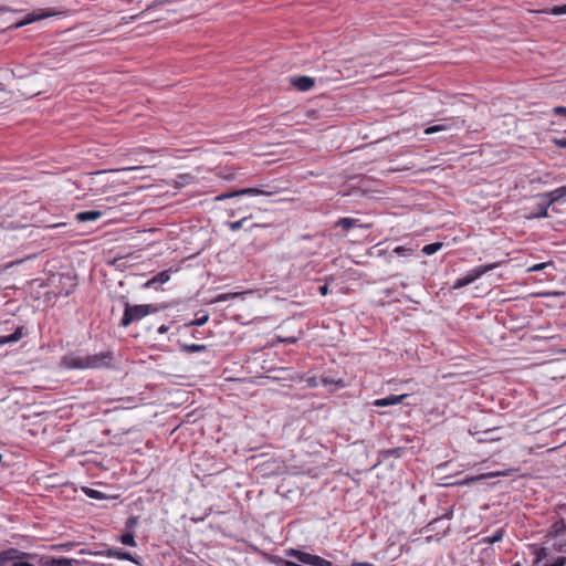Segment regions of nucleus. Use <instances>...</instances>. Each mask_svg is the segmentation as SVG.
Listing matches in <instances>:
<instances>
[{
	"mask_svg": "<svg viewBox=\"0 0 566 566\" xmlns=\"http://www.w3.org/2000/svg\"><path fill=\"white\" fill-rule=\"evenodd\" d=\"M113 360L112 352H102L94 355H83L80 350L65 354L60 365L65 369H98L111 366Z\"/></svg>",
	"mask_w": 566,
	"mask_h": 566,
	"instance_id": "f257e3e1",
	"label": "nucleus"
},
{
	"mask_svg": "<svg viewBox=\"0 0 566 566\" xmlns=\"http://www.w3.org/2000/svg\"><path fill=\"white\" fill-rule=\"evenodd\" d=\"M124 303V315L119 325L122 327H127L130 324L143 319L145 316L157 312V307L153 304H142V305H130L127 301H123Z\"/></svg>",
	"mask_w": 566,
	"mask_h": 566,
	"instance_id": "f03ea898",
	"label": "nucleus"
},
{
	"mask_svg": "<svg viewBox=\"0 0 566 566\" xmlns=\"http://www.w3.org/2000/svg\"><path fill=\"white\" fill-rule=\"evenodd\" d=\"M499 265H500V262L489 263V264L476 266V268L470 270L465 276L457 279L452 285V289L459 290L461 287H464V286L473 283L475 280L481 277L483 274L496 269Z\"/></svg>",
	"mask_w": 566,
	"mask_h": 566,
	"instance_id": "7ed1b4c3",
	"label": "nucleus"
},
{
	"mask_svg": "<svg viewBox=\"0 0 566 566\" xmlns=\"http://www.w3.org/2000/svg\"><path fill=\"white\" fill-rule=\"evenodd\" d=\"M287 556H291V557H294L296 558L298 562L303 563V564H306V565H311V566H333V563L318 556V555H313V554H310V553H306V552H303V551H300V549H294V548H291L290 551H287Z\"/></svg>",
	"mask_w": 566,
	"mask_h": 566,
	"instance_id": "20e7f679",
	"label": "nucleus"
},
{
	"mask_svg": "<svg viewBox=\"0 0 566 566\" xmlns=\"http://www.w3.org/2000/svg\"><path fill=\"white\" fill-rule=\"evenodd\" d=\"M55 12H53L52 10L50 9H39V10H35L31 13H28L23 20L17 22L13 28L14 29H19L21 27H24L27 24H30V23H33L35 21H39V20H42L44 18H49V17H52L54 15Z\"/></svg>",
	"mask_w": 566,
	"mask_h": 566,
	"instance_id": "39448f33",
	"label": "nucleus"
},
{
	"mask_svg": "<svg viewBox=\"0 0 566 566\" xmlns=\"http://www.w3.org/2000/svg\"><path fill=\"white\" fill-rule=\"evenodd\" d=\"M464 125V119H461V118H448V119H443V123L442 124H438V125H433V126H429L424 129V134L426 135H431V134H436V133H439V132H444V130H448L452 127H457V128H460Z\"/></svg>",
	"mask_w": 566,
	"mask_h": 566,
	"instance_id": "423d86ee",
	"label": "nucleus"
},
{
	"mask_svg": "<svg viewBox=\"0 0 566 566\" xmlns=\"http://www.w3.org/2000/svg\"><path fill=\"white\" fill-rule=\"evenodd\" d=\"M273 193H274V191L261 190V189H258V188H244V189H241V190H238V191L221 193L220 196L217 197V200L221 201V200H224V199H228V198H233V197L243 196V195H250V196H272Z\"/></svg>",
	"mask_w": 566,
	"mask_h": 566,
	"instance_id": "0eeeda50",
	"label": "nucleus"
},
{
	"mask_svg": "<svg viewBox=\"0 0 566 566\" xmlns=\"http://www.w3.org/2000/svg\"><path fill=\"white\" fill-rule=\"evenodd\" d=\"M95 555H105L107 557H116L119 559L130 560L137 565H140L139 557L133 556L130 553L118 549V548H108L105 552H96Z\"/></svg>",
	"mask_w": 566,
	"mask_h": 566,
	"instance_id": "6e6552de",
	"label": "nucleus"
},
{
	"mask_svg": "<svg viewBox=\"0 0 566 566\" xmlns=\"http://www.w3.org/2000/svg\"><path fill=\"white\" fill-rule=\"evenodd\" d=\"M290 83L301 92H307L315 85L314 78L305 75L291 77Z\"/></svg>",
	"mask_w": 566,
	"mask_h": 566,
	"instance_id": "1a4fd4ad",
	"label": "nucleus"
},
{
	"mask_svg": "<svg viewBox=\"0 0 566 566\" xmlns=\"http://www.w3.org/2000/svg\"><path fill=\"white\" fill-rule=\"evenodd\" d=\"M25 553L17 548H8L0 552V566H6L9 562L15 559H22L25 557Z\"/></svg>",
	"mask_w": 566,
	"mask_h": 566,
	"instance_id": "9d476101",
	"label": "nucleus"
},
{
	"mask_svg": "<svg viewBox=\"0 0 566 566\" xmlns=\"http://www.w3.org/2000/svg\"><path fill=\"white\" fill-rule=\"evenodd\" d=\"M407 397H408L407 394L399 395V396L391 395V396H388L385 398L376 399L374 401V406L375 407H388V406L398 405V403L402 402L405 400V398H407Z\"/></svg>",
	"mask_w": 566,
	"mask_h": 566,
	"instance_id": "9b49d317",
	"label": "nucleus"
},
{
	"mask_svg": "<svg viewBox=\"0 0 566 566\" xmlns=\"http://www.w3.org/2000/svg\"><path fill=\"white\" fill-rule=\"evenodd\" d=\"M542 197L548 199V205L558 202L566 197V185L562 186L559 188H556L549 192L543 193Z\"/></svg>",
	"mask_w": 566,
	"mask_h": 566,
	"instance_id": "f8f14e48",
	"label": "nucleus"
},
{
	"mask_svg": "<svg viewBox=\"0 0 566 566\" xmlns=\"http://www.w3.org/2000/svg\"><path fill=\"white\" fill-rule=\"evenodd\" d=\"M103 216V212L99 210H87L82 211L75 214V219L78 222H87V221H95L99 219Z\"/></svg>",
	"mask_w": 566,
	"mask_h": 566,
	"instance_id": "ddd939ff",
	"label": "nucleus"
},
{
	"mask_svg": "<svg viewBox=\"0 0 566 566\" xmlns=\"http://www.w3.org/2000/svg\"><path fill=\"white\" fill-rule=\"evenodd\" d=\"M23 335H24V327L18 326L15 328L14 333H12L11 335L0 336V346L10 344V343H17L18 340H20L23 337Z\"/></svg>",
	"mask_w": 566,
	"mask_h": 566,
	"instance_id": "4468645a",
	"label": "nucleus"
},
{
	"mask_svg": "<svg viewBox=\"0 0 566 566\" xmlns=\"http://www.w3.org/2000/svg\"><path fill=\"white\" fill-rule=\"evenodd\" d=\"M566 532V521L564 518H559L555 521L552 526L549 533L554 536L562 535Z\"/></svg>",
	"mask_w": 566,
	"mask_h": 566,
	"instance_id": "2eb2a0df",
	"label": "nucleus"
},
{
	"mask_svg": "<svg viewBox=\"0 0 566 566\" xmlns=\"http://www.w3.org/2000/svg\"><path fill=\"white\" fill-rule=\"evenodd\" d=\"M117 539L126 546L135 547L137 545L135 541V533L134 532H126L117 537Z\"/></svg>",
	"mask_w": 566,
	"mask_h": 566,
	"instance_id": "dca6fc26",
	"label": "nucleus"
},
{
	"mask_svg": "<svg viewBox=\"0 0 566 566\" xmlns=\"http://www.w3.org/2000/svg\"><path fill=\"white\" fill-rule=\"evenodd\" d=\"M170 279L168 271H161L158 274H156L151 280H149L146 285L149 286L155 283H166Z\"/></svg>",
	"mask_w": 566,
	"mask_h": 566,
	"instance_id": "f3484780",
	"label": "nucleus"
},
{
	"mask_svg": "<svg viewBox=\"0 0 566 566\" xmlns=\"http://www.w3.org/2000/svg\"><path fill=\"white\" fill-rule=\"evenodd\" d=\"M251 218V216L242 217L240 220L237 221H229L226 223V226L233 232L240 230L243 228V226L248 222V220Z\"/></svg>",
	"mask_w": 566,
	"mask_h": 566,
	"instance_id": "a211bd4d",
	"label": "nucleus"
},
{
	"mask_svg": "<svg viewBox=\"0 0 566 566\" xmlns=\"http://www.w3.org/2000/svg\"><path fill=\"white\" fill-rule=\"evenodd\" d=\"M413 252H415V249L412 247H403V245L396 247L392 250V253L397 254L398 256H402V258L411 256L413 254Z\"/></svg>",
	"mask_w": 566,
	"mask_h": 566,
	"instance_id": "6ab92c4d",
	"label": "nucleus"
},
{
	"mask_svg": "<svg viewBox=\"0 0 566 566\" xmlns=\"http://www.w3.org/2000/svg\"><path fill=\"white\" fill-rule=\"evenodd\" d=\"M207 346L206 345H201V344H182L181 345V349L185 352V353H200V352H203L206 350Z\"/></svg>",
	"mask_w": 566,
	"mask_h": 566,
	"instance_id": "aec40b11",
	"label": "nucleus"
},
{
	"mask_svg": "<svg viewBox=\"0 0 566 566\" xmlns=\"http://www.w3.org/2000/svg\"><path fill=\"white\" fill-rule=\"evenodd\" d=\"M442 245L443 244L441 242H433V243L424 245L422 248V252L427 255H432V254L437 253L442 248Z\"/></svg>",
	"mask_w": 566,
	"mask_h": 566,
	"instance_id": "412c9836",
	"label": "nucleus"
},
{
	"mask_svg": "<svg viewBox=\"0 0 566 566\" xmlns=\"http://www.w3.org/2000/svg\"><path fill=\"white\" fill-rule=\"evenodd\" d=\"M177 0H154L147 8L144 12H142L140 14H144L146 11L150 10V9H155V8H158V7H161V6H166V4H171L174 2H176Z\"/></svg>",
	"mask_w": 566,
	"mask_h": 566,
	"instance_id": "4be33fe9",
	"label": "nucleus"
},
{
	"mask_svg": "<svg viewBox=\"0 0 566 566\" xmlns=\"http://www.w3.org/2000/svg\"><path fill=\"white\" fill-rule=\"evenodd\" d=\"M355 223H356V220H354V219L342 218L338 220L337 226H339L343 230L347 231L350 228H353Z\"/></svg>",
	"mask_w": 566,
	"mask_h": 566,
	"instance_id": "5701e85b",
	"label": "nucleus"
},
{
	"mask_svg": "<svg viewBox=\"0 0 566 566\" xmlns=\"http://www.w3.org/2000/svg\"><path fill=\"white\" fill-rule=\"evenodd\" d=\"M138 524V517L137 516H129L125 522V530L126 532H134V528Z\"/></svg>",
	"mask_w": 566,
	"mask_h": 566,
	"instance_id": "b1692460",
	"label": "nucleus"
},
{
	"mask_svg": "<svg viewBox=\"0 0 566 566\" xmlns=\"http://www.w3.org/2000/svg\"><path fill=\"white\" fill-rule=\"evenodd\" d=\"M511 471L512 470H506V471H501V472H490V473L482 474V475L475 478V480L485 479V478H494V476H507Z\"/></svg>",
	"mask_w": 566,
	"mask_h": 566,
	"instance_id": "393cba45",
	"label": "nucleus"
},
{
	"mask_svg": "<svg viewBox=\"0 0 566 566\" xmlns=\"http://www.w3.org/2000/svg\"><path fill=\"white\" fill-rule=\"evenodd\" d=\"M208 319H209V315L203 314L202 316L196 317L193 321H191L189 323V326H202L208 322Z\"/></svg>",
	"mask_w": 566,
	"mask_h": 566,
	"instance_id": "a878e982",
	"label": "nucleus"
},
{
	"mask_svg": "<svg viewBox=\"0 0 566 566\" xmlns=\"http://www.w3.org/2000/svg\"><path fill=\"white\" fill-rule=\"evenodd\" d=\"M240 293H223L216 297L214 302H226L231 298L238 297Z\"/></svg>",
	"mask_w": 566,
	"mask_h": 566,
	"instance_id": "bb28decb",
	"label": "nucleus"
},
{
	"mask_svg": "<svg viewBox=\"0 0 566 566\" xmlns=\"http://www.w3.org/2000/svg\"><path fill=\"white\" fill-rule=\"evenodd\" d=\"M46 566H72L66 558H52L50 565Z\"/></svg>",
	"mask_w": 566,
	"mask_h": 566,
	"instance_id": "cd10ccee",
	"label": "nucleus"
},
{
	"mask_svg": "<svg viewBox=\"0 0 566 566\" xmlns=\"http://www.w3.org/2000/svg\"><path fill=\"white\" fill-rule=\"evenodd\" d=\"M549 12L553 15L566 14V3L564 6L553 7Z\"/></svg>",
	"mask_w": 566,
	"mask_h": 566,
	"instance_id": "c85d7f7f",
	"label": "nucleus"
},
{
	"mask_svg": "<svg viewBox=\"0 0 566 566\" xmlns=\"http://www.w3.org/2000/svg\"><path fill=\"white\" fill-rule=\"evenodd\" d=\"M503 538V531L497 530L492 537H489L486 541L491 544L502 541Z\"/></svg>",
	"mask_w": 566,
	"mask_h": 566,
	"instance_id": "c756f323",
	"label": "nucleus"
},
{
	"mask_svg": "<svg viewBox=\"0 0 566 566\" xmlns=\"http://www.w3.org/2000/svg\"><path fill=\"white\" fill-rule=\"evenodd\" d=\"M84 492L87 496L92 497V499H102V493L99 491H96V490H93V489H84Z\"/></svg>",
	"mask_w": 566,
	"mask_h": 566,
	"instance_id": "7c9ffc66",
	"label": "nucleus"
},
{
	"mask_svg": "<svg viewBox=\"0 0 566 566\" xmlns=\"http://www.w3.org/2000/svg\"><path fill=\"white\" fill-rule=\"evenodd\" d=\"M297 340H298V337H296V336H290V337L277 336V342L284 343V344H295Z\"/></svg>",
	"mask_w": 566,
	"mask_h": 566,
	"instance_id": "2f4dec72",
	"label": "nucleus"
},
{
	"mask_svg": "<svg viewBox=\"0 0 566 566\" xmlns=\"http://www.w3.org/2000/svg\"><path fill=\"white\" fill-rule=\"evenodd\" d=\"M553 113L558 116L566 117V106H555Z\"/></svg>",
	"mask_w": 566,
	"mask_h": 566,
	"instance_id": "473e14b6",
	"label": "nucleus"
},
{
	"mask_svg": "<svg viewBox=\"0 0 566 566\" xmlns=\"http://www.w3.org/2000/svg\"><path fill=\"white\" fill-rule=\"evenodd\" d=\"M549 206L551 205H548V202H547L545 206L541 207L539 212L536 213L535 217L536 218H545V217H547L548 216L547 209H548Z\"/></svg>",
	"mask_w": 566,
	"mask_h": 566,
	"instance_id": "72a5a7b5",
	"label": "nucleus"
},
{
	"mask_svg": "<svg viewBox=\"0 0 566 566\" xmlns=\"http://www.w3.org/2000/svg\"><path fill=\"white\" fill-rule=\"evenodd\" d=\"M545 566H566V557H558L554 563L547 564Z\"/></svg>",
	"mask_w": 566,
	"mask_h": 566,
	"instance_id": "f704fd0d",
	"label": "nucleus"
},
{
	"mask_svg": "<svg viewBox=\"0 0 566 566\" xmlns=\"http://www.w3.org/2000/svg\"><path fill=\"white\" fill-rule=\"evenodd\" d=\"M453 511L452 509L448 510L441 517L434 518L431 524L439 522L441 518L450 520L452 517Z\"/></svg>",
	"mask_w": 566,
	"mask_h": 566,
	"instance_id": "c9c22d12",
	"label": "nucleus"
},
{
	"mask_svg": "<svg viewBox=\"0 0 566 566\" xmlns=\"http://www.w3.org/2000/svg\"><path fill=\"white\" fill-rule=\"evenodd\" d=\"M553 143L559 148H566V138H555Z\"/></svg>",
	"mask_w": 566,
	"mask_h": 566,
	"instance_id": "e433bc0d",
	"label": "nucleus"
},
{
	"mask_svg": "<svg viewBox=\"0 0 566 566\" xmlns=\"http://www.w3.org/2000/svg\"><path fill=\"white\" fill-rule=\"evenodd\" d=\"M318 292L321 295L326 296L328 294V286L327 284L321 285L318 287Z\"/></svg>",
	"mask_w": 566,
	"mask_h": 566,
	"instance_id": "4c0bfd02",
	"label": "nucleus"
},
{
	"mask_svg": "<svg viewBox=\"0 0 566 566\" xmlns=\"http://www.w3.org/2000/svg\"><path fill=\"white\" fill-rule=\"evenodd\" d=\"M545 268V263H539V264H535L533 265L530 271H533V272H536V271H541Z\"/></svg>",
	"mask_w": 566,
	"mask_h": 566,
	"instance_id": "58836bf2",
	"label": "nucleus"
},
{
	"mask_svg": "<svg viewBox=\"0 0 566 566\" xmlns=\"http://www.w3.org/2000/svg\"><path fill=\"white\" fill-rule=\"evenodd\" d=\"M168 329H169V327H168V326H166V325H161V326H159V327H158V333H159V334H165V333H167V332H168Z\"/></svg>",
	"mask_w": 566,
	"mask_h": 566,
	"instance_id": "ea45409f",
	"label": "nucleus"
},
{
	"mask_svg": "<svg viewBox=\"0 0 566 566\" xmlns=\"http://www.w3.org/2000/svg\"><path fill=\"white\" fill-rule=\"evenodd\" d=\"M65 226H66V223H54V224L48 226V228L54 229V228H60V227H65Z\"/></svg>",
	"mask_w": 566,
	"mask_h": 566,
	"instance_id": "a19ab883",
	"label": "nucleus"
},
{
	"mask_svg": "<svg viewBox=\"0 0 566 566\" xmlns=\"http://www.w3.org/2000/svg\"><path fill=\"white\" fill-rule=\"evenodd\" d=\"M352 566H374V565L369 564V563H354Z\"/></svg>",
	"mask_w": 566,
	"mask_h": 566,
	"instance_id": "79ce46f5",
	"label": "nucleus"
},
{
	"mask_svg": "<svg viewBox=\"0 0 566 566\" xmlns=\"http://www.w3.org/2000/svg\"><path fill=\"white\" fill-rule=\"evenodd\" d=\"M137 169L136 167H129V168H124L123 170H135Z\"/></svg>",
	"mask_w": 566,
	"mask_h": 566,
	"instance_id": "37998d69",
	"label": "nucleus"
},
{
	"mask_svg": "<svg viewBox=\"0 0 566 566\" xmlns=\"http://www.w3.org/2000/svg\"><path fill=\"white\" fill-rule=\"evenodd\" d=\"M229 216H230V217H234V216H235V212L232 210V211H230V212H229Z\"/></svg>",
	"mask_w": 566,
	"mask_h": 566,
	"instance_id": "c03bdc74",
	"label": "nucleus"
},
{
	"mask_svg": "<svg viewBox=\"0 0 566 566\" xmlns=\"http://www.w3.org/2000/svg\"><path fill=\"white\" fill-rule=\"evenodd\" d=\"M137 18H138V15H133V17H130V19H132V20H135V19H137Z\"/></svg>",
	"mask_w": 566,
	"mask_h": 566,
	"instance_id": "a18cd8bd",
	"label": "nucleus"
},
{
	"mask_svg": "<svg viewBox=\"0 0 566 566\" xmlns=\"http://www.w3.org/2000/svg\"><path fill=\"white\" fill-rule=\"evenodd\" d=\"M2 10H3V8L0 7V11H2Z\"/></svg>",
	"mask_w": 566,
	"mask_h": 566,
	"instance_id": "49530a36",
	"label": "nucleus"
}]
</instances>
